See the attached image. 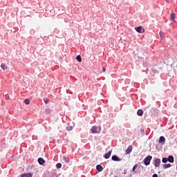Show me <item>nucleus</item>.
<instances>
[{
    "mask_svg": "<svg viewBox=\"0 0 177 177\" xmlns=\"http://www.w3.org/2000/svg\"><path fill=\"white\" fill-rule=\"evenodd\" d=\"M153 158V156H147L144 159V164L145 165H150V162L151 161V159Z\"/></svg>",
    "mask_w": 177,
    "mask_h": 177,
    "instance_id": "obj_1",
    "label": "nucleus"
},
{
    "mask_svg": "<svg viewBox=\"0 0 177 177\" xmlns=\"http://www.w3.org/2000/svg\"><path fill=\"white\" fill-rule=\"evenodd\" d=\"M100 127L99 126H93L91 129L92 133H100Z\"/></svg>",
    "mask_w": 177,
    "mask_h": 177,
    "instance_id": "obj_2",
    "label": "nucleus"
},
{
    "mask_svg": "<svg viewBox=\"0 0 177 177\" xmlns=\"http://www.w3.org/2000/svg\"><path fill=\"white\" fill-rule=\"evenodd\" d=\"M160 164H161V160H160V158H156L154 160V166L156 167V168L160 167Z\"/></svg>",
    "mask_w": 177,
    "mask_h": 177,
    "instance_id": "obj_3",
    "label": "nucleus"
},
{
    "mask_svg": "<svg viewBox=\"0 0 177 177\" xmlns=\"http://www.w3.org/2000/svg\"><path fill=\"white\" fill-rule=\"evenodd\" d=\"M135 30L136 31H137V32H139L140 34L143 33V32L145 31V29L142 26L135 28Z\"/></svg>",
    "mask_w": 177,
    "mask_h": 177,
    "instance_id": "obj_4",
    "label": "nucleus"
},
{
    "mask_svg": "<svg viewBox=\"0 0 177 177\" xmlns=\"http://www.w3.org/2000/svg\"><path fill=\"white\" fill-rule=\"evenodd\" d=\"M111 160L113 161H117V162H120L121 161V158H120V157L117 156H113L111 158Z\"/></svg>",
    "mask_w": 177,
    "mask_h": 177,
    "instance_id": "obj_5",
    "label": "nucleus"
},
{
    "mask_svg": "<svg viewBox=\"0 0 177 177\" xmlns=\"http://www.w3.org/2000/svg\"><path fill=\"white\" fill-rule=\"evenodd\" d=\"M21 177H32V174L31 173H26L21 174Z\"/></svg>",
    "mask_w": 177,
    "mask_h": 177,
    "instance_id": "obj_6",
    "label": "nucleus"
},
{
    "mask_svg": "<svg viewBox=\"0 0 177 177\" xmlns=\"http://www.w3.org/2000/svg\"><path fill=\"white\" fill-rule=\"evenodd\" d=\"M38 162L40 165H43L44 163L45 162V160H44V158H39Z\"/></svg>",
    "mask_w": 177,
    "mask_h": 177,
    "instance_id": "obj_7",
    "label": "nucleus"
},
{
    "mask_svg": "<svg viewBox=\"0 0 177 177\" xmlns=\"http://www.w3.org/2000/svg\"><path fill=\"white\" fill-rule=\"evenodd\" d=\"M96 169L98 171V172H102V171H103V167H102L100 165H97L96 166Z\"/></svg>",
    "mask_w": 177,
    "mask_h": 177,
    "instance_id": "obj_8",
    "label": "nucleus"
},
{
    "mask_svg": "<svg viewBox=\"0 0 177 177\" xmlns=\"http://www.w3.org/2000/svg\"><path fill=\"white\" fill-rule=\"evenodd\" d=\"M132 151V146H129L127 149H126V154H129Z\"/></svg>",
    "mask_w": 177,
    "mask_h": 177,
    "instance_id": "obj_9",
    "label": "nucleus"
},
{
    "mask_svg": "<svg viewBox=\"0 0 177 177\" xmlns=\"http://www.w3.org/2000/svg\"><path fill=\"white\" fill-rule=\"evenodd\" d=\"M111 156V151H109L107 153L104 155V158L106 159L110 158Z\"/></svg>",
    "mask_w": 177,
    "mask_h": 177,
    "instance_id": "obj_10",
    "label": "nucleus"
},
{
    "mask_svg": "<svg viewBox=\"0 0 177 177\" xmlns=\"http://www.w3.org/2000/svg\"><path fill=\"white\" fill-rule=\"evenodd\" d=\"M137 114H138V115H139L140 117H142V115H143V110L139 109V110L137 111Z\"/></svg>",
    "mask_w": 177,
    "mask_h": 177,
    "instance_id": "obj_11",
    "label": "nucleus"
},
{
    "mask_svg": "<svg viewBox=\"0 0 177 177\" xmlns=\"http://www.w3.org/2000/svg\"><path fill=\"white\" fill-rule=\"evenodd\" d=\"M167 161H169V162H174V156H169L167 158Z\"/></svg>",
    "mask_w": 177,
    "mask_h": 177,
    "instance_id": "obj_12",
    "label": "nucleus"
},
{
    "mask_svg": "<svg viewBox=\"0 0 177 177\" xmlns=\"http://www.w3.org/2000/svg\"><path fill=\"white\" fill-rule=\"evenodd\" d=\"M162 142H165V138H164V136H160L159 138V143H162Z\"/></svg>",
    "mask_w": 177,
    "mask_h": 177,
    "instance_id": "obj_13",
    "label": "nucleus"
},
{
    "mask_svg": "<svg viewBox=\"0 0 177 177\" xmlns=\"http://www.w3.org/2000/svg\"><path fill=\"white\" fill-rule=\"evenodd\" d=\"M170 17H171V19L172 21H174V22L176 21H175V13L172 12V13L171 14Z\"/></svg>",
    "mask_w": 177,
    "mask_h": 177,
    "instance_id": "obj_14",
    "label": "nucleus"
},
{
    "mask_svg": "<svg viewBox=\"0 0 177 177\" xmlns=\"http://www.w3.org/2000/svg\"><path fill=\"white\" fill-rule=\"evenodd\" d=\"M163 168L165 169H167V168H171V164H165V165H163Z\"/></svg>",
    "mask_w": 177,
    "mask_h": 177,
    "instance_id": "obj_15",
    "label": "nucleus"
},
{
    "mask_svg": "<svg viewBox=\"0 0 177 177\" xmlns=\"http://www.w3.org/2000/svg\"><path fill=\"white\" fill-rule=\"evenodd\" d=\"M76 60H77V62H79L80 63H81V62H82V58H81L80 55H77L76 57Z\"/></svg>",
    "mask_w": 177,
    "mask_h": 177,
    "instance_id": "obj_16",
    "label": "nucleus"
},
{
    "mask_svg": "<svg viewBox=\"0 0 177 177\" xmlns=\"http://www.w3.org/2000/svg\"><path fill=\"white\" fill-rule=\"evenodd\" d=\"M63 160H64V161L65 162H70V159H69L68 158L66 157V156H64V157L63 158Z\"/></svg>",
    "mask_w": 177,
    "mask_h": 177,
    "instance_id": "obj_17",
    "label": "nucleus"
},
{
    "mask_svg": "<svg viewBox=\"0 0 177 177\" xmlns=\"http://www.w3.org/2000/svg\"><path fill=\"white\" fill-rule=\"evenodd\" d=\"M2 70H6V68H8V66H6V65H5V64H1V66Z\"/></svg>",
    "mask_w": 177,
    "mask_h": 177,
    "instance_id": "obj_18",
    "label": "nucleus"
},
{
    "mask_svg": "<svg viewBox=\"0 0 177 177\" xmlns=\"http://www.w3.org/2000/svg\"><path fill=\"white\" fill-rule=\"evenodd\" d=\"M162 162H163L164 164H165L166 162H168V158H163L162 160Z\"/></svg>",
    "mask_w": 177,
    "mask_h": 177,
    "instance_id": "obj_19",
    "label": "nucleus"
},
{
    "mask_svg": "<svg viewBox=\"0 0 177 177\" xmlns=\"http://www.w3.org/2000/svg\"><path fill=\"white\" fill-rule=\"evenodd\" d=\"M159 35L162 39H164V32H160Z\"/></svg>",
    "mask_w": 177,
    "mask_h": 177,
    "instance_id": "obj_20",
    "label": "nucleus"
},
{
    "mask_svg": "<svg viewBox=\"0 0 177 177\" xmlns=\"http://www.w3.org/2000/svg\"><path fill=\"white\" fill-rule=\"evenodd\" d=\"M24 103H25V104H30V100L29 99H26L24 100Z\"/></svg>",
    "mask_w": 177,
    "mask_h": 177,
    "instance_id": "obj_21",
    "label": "nucleus"
},
{
    "mask_svg": "<svg viewBox=\"0 0 177 177\" xmlns=\"http://www.w3.org/2000/svg\"><path fill=\"white\" fill-rule=\"evenodd\" d=\"M66 130L68 131H73V126H68L66 127Z\"/></svg>",
    "mask_w": 177,
    "mask_h": 177,
    "instance_id": "obj_22",
    "label": "nucleus"
},
{
    "mask_svg": "<svg viewBox=\"0 0 177 177\" xmlns=\"http://www.w3.org/2000/svg\"><path fill=\"white\" fill-rule=\"evenodd\" d=\"M136 168H138V165H135L133 167V169H132L133 172H135Z\"/></svg>",
    "mask_w": 177,
    "mask_h": 177,
    "instance_id": "obj_23",
    "label": "nucleus"
},
{
    "mask_svg": "<svg viewBox=\"0 0 177 177\" xmlns=\"http://www.w3.org/2000/svg\"><path fill=\"white\" fill-rule=\"evenodd\" d=\"M56 167H57V168L60 169V168H62V164L61 163H57L56 165Z\"/></svg>",
    "mask_w": 177,
    "mask_h": 177,
    "instance_id": "obj_24",
    "label": "nucleus"
},
{
    "mask_svg": "<svg viewBox=\"0 0 177 177\" xmlns=\"http://www.w3.org/2000/svg\"><path fill=\"white\" fill-rule=\"evenodd\" d=\"M44 103H46V104H48V103H49V100H44Z\"/></svg>",
    "mask_w": 177,
    "mask_h": 177,
    "instance_id": "obj_25",
    "label": "nucleus"
},
{
    "mask_svg": "<svg viewBox=\"0 0 177 177\" xmlns=\"http://www.w3.org/2000/svg\"><path fill=\"white\" fill-rule=\"evenodd\" d=\"M152 177H158V175H157V174H153V176H152Z\"/></svg>",
    "mask_w": 177,
    "mask_h": 177,
    "instance_id": "obj_26",
    "label": "nucleus"
},
{
    "mask_svg": "<svg viewBox=\"0 0 177 177\" xmlns=\"http://www.w3.org/2000/svg\"><path fill=\"white\" fill-rule=\"evenodd\" d=\"M46 113H50V109H47Z\"/></svg>",
    "mask_w": 177,
    "mask_h": 177,
    "instance_id": "obj_27",
    "label": "nucleus"
},
{
    "mask_svg": "<svg viewBox=\"0 0 177 177\" xmlns=\"http://www.w3.org/2000/svg\"><path fill=\"white\" fill-rule=\"evenodd\" d=\"M102 70H103V71L104 73V71H106V68H103Z\"/></svg>",
    "mask_w": 177,
    "mask_h": 177,
    "instance_id": "obj_28",
    "label": "nucleus"
},
{
    "mask_svg": "<svg viewBox=\"0 0 177 177\" xmlns=\"http://www.w3.org/2000/svg\"><path fill=\"white\" fill-rule=\"evenodd\" d=\"M6 99H8V96H6Z\"/></svg>",
    "mask_w": 177,
    "mask_h": 177,
    "instance_id": "obj_29",
    "label": "nucleus"
},
{
    "mask_svg": "<svg viewBox=\"0 0 177 177\" xmlns=\"http://www.w3.org/2000/svg\"><path fill=\"white\" fill-rule=\"evenodd\" d=\"M166 2H168V0H166Z\"/></svg>",
    "mask_w": 177,
    "mask_h": 177,
    "instance_id": "obj_30",
    "label": "nucleus"
}]
</instances>
